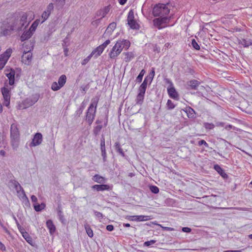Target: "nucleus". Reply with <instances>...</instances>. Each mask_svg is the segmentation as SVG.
<instances>
[{
	"mask_svg": "<svg viewBox=\"0 0 252 252\" xmlns=\"http://www.w3.org/2000/svg\"><path fill=\"white\" fill-rule=\"evenodd\" d=\"M5 75L9 80V84L10 86H13L15 83V77L16 75V72L14 69L10 68L9 72L5 73ZM20 77V75L17 73L16 74V77Z\"/></svg>",
	"mask_w": 252,
	"mask_h": 252,
	"instance_id": "obj_15",
	"label": "nucleus"
},
{
	"mask_svg": "<svg viewBox=\"0 0 252 252\" xmlns=\"http://www.w3.org/2000/svg\"><path fill=\"white\" fill-rule=\"evenodd\" d=\"M102 128V126L101 125H97L96 126H94L93 129V134L94 136H97L99 134L100 131L101 130Z\"/></svg>",
	"mask_w": 252,
	"mask_h": 252,
	"instance_id": "obj_38",
	"label": "nucleus"
},
{
	"mask_svg": "<svg viewBox=\"0 0 252 252\" xmlns=\"http://www.w3.org/2000/svg\"><path fill=\"white\" fill-rule=\"evenodd\" d=\"M148 82H149L150 84L151 83H150V79H149V77L146 76L144 78V80L143 82H142V83L141 84V85L147 87Z\"/></svg>",
	"mask_w": 252,
	"mask_h": 252,
	"instance_id": "obj_53",
	"label": "nucleus"
},
{
	"mask_svg": "<svg viewBox=\"0 0 252 252\" xmlns=\"http://www.w3.org/2000/svg\"><path fill=\"white\" fill-rule=\"evenodd\" d=\"M28 16L22 13L20 16H13L0 22V37H8L15 32L21 31L29 24H27Z\"/></svg>",
	"mask_w": 252,
	"mask_h": 252,
	"instance_id": "obj_1",
	"label": "nucleus"
},
{
	"mask_svg": "<svg viewBox=\"0 0 252 252\" xmlns=\"http://www.w3.org/2000/svg\"><path fill=\"white\" fill-rule=\"evenodd\" d=\"M0 250L3 251H5L6 250V248L3 244H2L1 242H0Z\"/></svg>",
	"mask_w": 252,
	"mask_h": 252,
	"instance_id": "obj_62",
	"label": "nucleus"
},
{
	"mask_svg": "<svg viewBox=\"0 0 252 252\" xmlns=\"http://www.w3.org/2000/svg\"><path fill=\"white\" fill-rule=\"evenodd\" d=\"M144 96V94L138 93L135 100L136 104L141 105L143 103Z\"/></svg>",
	"mask_w": 252,
	"mask_h": 252,
	"instance_id": "obj_31",
	"label": "nucleus"
},
{
	"mask_svg": "<svg viewBox=\"0 0 252 252\" xmlns=\"http://www.w3.org/2000/svg\"><path fill=\"white\" fill-rule=\"evenodd\" d=\"M33 32L29 29L28 31H25L20 37L22 42L30 38L33 34Z\"/></svg>",
	"mask_w": 252,
	"mask_h": 252,
	"instance_id": "obj_21",
	"label": "nucleus"
},
{
	"mask_svg": "<svg viewBox=\"0 0 252 252\" xmlns=\"http://www.w3.org/2000/svg\"><path fill=\"white\" fill-rule=\"evenodd\" d=\"M94 214L95 215V216L96 217H97V218H98L99 219H102L103 218V214L99 212H98L97 211L94 210Z\"/></svg>",
	"mask_w": 252,
	"mask_h": 252,
	"instance_id": "obj_52",
	"label": "nucleus"
},
{
	"mask_svg": "<svg viewBox=\"0 0 252 252\" xmlns=\"http://www.w3.org/2000/svg\"><path fill=\"white\" fill-rule=\"evenodd\" d=\"M164 81L166 84L169 85L167 88V93L169 97L174 99L178 100L179 99V95L175 89L172 82L168 78L164 79Z\"/></svg>",
	"mask_w": 252,
	"mask_h": 252,
	"instance_id": "obj_5",
	"label": "nucleus"
},
{
	"mask_svg": "<svg viewBox=\"0 0 252 252\" xmlns=\"http://www.w3.org/2000/svg\"><path fill=\"white\" fill-rule=\"evenodd\" d=\"M57 213H58V217L59 218V220L60 221L63 223V224H65L66 223V220L64 218L63 214V211H62L61 208L59 206H58V210H57Z\"/></svg>",
	"mask_w": 252,
	"mask_h": 252,
	"instance_id": "obj_24",
	"label": "nucleus"
},
{
	"mask_svg": "<svg viewBox=\"0 0 252 252\" xmlns=\"http://www.w3.org/2000/svg\"><path fill=\"white\" fill-rule=\"evenodd\" d=\"M9 183L13 185L17 191V192H19V191H21L22 193L23 194V196L22 197L23 198H25L27 201L29 202L28 198L27 196L26 195L25 192L23 189V188L21 187V186L20 185V184L17 182V181L14 180H11L9 181Z\"/></svg>",
	"mask_w": 252,
	"mask_h": 252,
	"instance_id": "obj_14",
	"label": "nucleus"
},
{
	"mask_svg": "<svg viewBox=\"0 0 252 252\" xmlns=\"http://www.w3.org/2000/svg\"><path fill=\"white\" fill-rule=\"evenodd\" d=\"M115 149L117 152L119 153L123 157L125 156V154L121 148V144L119 142H116L114 145Z\"/></svg>",
	"mask_w": 252,
	"mask_h": 252,
	"instance_id": "obj_29",
	"label": "nucleus"
},
{
	"mask_svg": "<svg viewBox=\"0 0 252 252\" xmlns=\"http://www.w3.org/2000/svg\"><path fill=\"white\" fill-rule=\"evenodd\" d=\"M200 84V82L198 81L197 80H191L187 82V86L189 87V89L197 90L198 87Z\"/></svg>",
	"mask_w": 252,
	"mask_h": 252,
	"instance_id": "obj_18",
	"label": "nucleus"
},
{
	"mask_svg": "<svg viewBox=\"0 0 252 252\" xmlns=\"http://www.w3.org/2000/svg\"><path fill=\"white\" fill-rule=\"evenodd\" d=\"M214 168L223 178H226L227 177V175L225 173L224 170L219 165H215Z\"/></svg>",
	"mask_w": 252,
	"mask_h": 252,
	"instance_id": "obj_20",
	"label": "nucleus"
},
{
	"mask_svg": "<svg viewBox=\"0 0 252 252\" xmlns=\"http://www.w3.org/2000/svg\"><path fill=\"white\" fill-rule=\"evenodd\" d=\"M54 5L53 3H50L47 6L46 10L43 12L41 15L43 21L42 23L44 22L47 20L51 14V11L53 10Z\"/></svg>",
	"mask_w": 252,
	"mask_h": 252,
	"instance_id": "obj_16",
	"label": "nucleus"
},
{
	"mask_svg": "<svg viewBox=\"0 0 252 252\" xmlns=\"http://www.w3.org/2000/svg\"><path fill=\"white\" fill-rule=\"evenodd\" d=\"M119 44L120 43L117 41L109 53V57L111 59H115L122 52V46L120 45Z\"/></svg>",
	"mask_w": 252,
	"mask_h": 252,
	"instance_id": "obj_8",
	"label": "nucleus"
},
{
	"mask_svg": "<svg viewBox=\"0 0 252 252\" xmlns=\"http://www.w3.org/2000/svg\"><path fill=\"white\" fill-rule=\"evenodd\" d=\"M155 68H152L151 72H150L149 75L147 76V77H149V79H150V83L152 82V81H153V79L154 77V76H155Z\"/></svg>",
	"mask_w": 252,
	"mask_h": 252,
	"instance_id": "obj_49",
	"label": "nucleus"
},
{
	"mask_svg": "<svg viewBox=\"0 0 252 252\" xmlns=\"http://www.w3.org/2000/svg\"><path fill=\"white\" fill-rule=\"evenodd\" d=\"M101 156L103 158V160L104 162H105L106 161V151L101 152Z\"/></svg>",
	"mask_w": 252,
	"mask_h": 252,
	"instance_id": "obj_60",
	"label": "nucleus"
},
{
	"mask_svg": "<svg viewBox=\"0 0 252 252\" xmlns=\"http://www.w3.org/2000/svg\"><path fill=\"white\" fill-rule=\"evenodd\" d=\"M81 89L82 90V93L85 94L86 93V91L89 89L88 85H83L81 87Z\"/></svg>",
	"mask_w": 252,
	"mask_h": 252,
	"instance_id": "obj_56",
	"label": "nucleus"
},
{
	"mask_svg": "<svg viewBox=\"0 0 252 252\" xmlns=\"http://www.w3.org/2000/svg\"><path fill=\"white\" fill-rule=\"evenodd\" d=\"M182 230L183 232H186V233H189L191 231V229L190 228L188 227H182Z\"/></svg>",
	"mask_w": 252,
	"mask_h": 252,
	"instance_id": "obj_58",
	"label": "nucleus"
},
{
	"mask_svg": "<svg viewBox=\"0 0 252 252\" xmlns=\"http://www.w3.org/2000/svg\"><path fill=\"white\" fill-rule=\"evenodd\" d=\"M117 42H119V43H120V44H119L120 45H121L122 46V50L124 48H125L126 49H127L130 45V42L127 40H125V39L120 40L117 41Z\"/></svg>",
	"mask_w": 252,
	"mask_h": 252,
	"instance_id": "obj_26",
	"label": "nucleus"
},
{
	"mask_svg": "<svg viewBox=\"0 0 252 252\" xmlns=\"http://www.w3.org/2000/svg\"><path fill=\"white\" fill-rule=\"evenodd\" d=\"M191 45L195 50H199L200 49V46L194 39L191 40Z\"/></svg>",
	"mask_w": 252,
	"mask_h": 252,
	"instance_id": "obj_46",
	"label": "nucleus"
},
{
	"mask_svg": "<svg viewBox=\"0 0 252 252\" xmlns=\"http://www.w3.org/2000/svg\"><path fill=\"white\" fill-rule=\"evenodd\" d=\"M116 23L115 22H112L111 23L109 26H108L107 28L106 29L104 34H109L110 35L113 32V31L115 29L116 27Z\"/></svg>",
	"mask_w": 252,
	"mask_h": 252,
	"instance_id": "obj_23",
	"label": "nucleus"
},
{
	"mask_svg": "<svg viewBox=\"0 0 252 252\" xmlns=\"http://www.w3.org/2000/svg\"><path fill=\"white\" fill-rule=\"evenodd\" d=\"M162 228L164 230L166 231H173L174 230L173 228L169 227H162Z\"/></svg>",
	"mask_w": 252,
	"mask_h": 252,
	"instance_id": "obj_63",
	"label": "nucleus"
},
{
	"mask_svg": "<svg viewBox=\"0 0 252 252\" xmlns=\"http://www.w3.org/2000/svg\"><path fill=\"white\" fill-rule=\"evenodd\" d=\"M31 200H32V201L34 203H37V197L34 195H32L31 196Z\"/></svg>",
	"mask_w": 252,
	"mask_h": 252,
	"instance_id": "obj_61",
	"label": "nucleus"
},
{
	"mask_svg": "<svg viewBox=\"0 0 252 252\" xmlns=\"http://www.w3.org/2000/svg\"><path fill=\"white\" fill-rule=\"evenodd\" d=\"M39 97V94H33L31 97L26 98L23 102V104L25 106L24 108H26L32 106L38 101Z\"/></svg>",
	"mask_w": 252,
	"mask_h": 252,
	"instance_id": "obj_10",
	"label": "nucleus"
},
{
	"mask_svg": "<svg viewBox=\"0 0 252 252\" xmlns=\"http://www.w3.org/2000/svg\"><path fill=\"white\" fill-rule=\"evenodd\" d=\"M56 4L57 8L59 10L62 9L65 3V0H52Z\"/></svg>",
	"mask_w": 252,
	"mask_h": 252,
	"instance_id": "obj_32",
	"label": "nucleus"
},
{
	"mask_svg": "<svg viewBox=\"0 0 252 252\" xmlns=\"http://www.w3.org/2000/svg\"><path fill=\"white\" fill-rule=\"evenodd\" d=\"M43 141L42 135L41 133H36L32 139V141L30 143V147H35L40 145Z\"/></svg>",
	"mask_w": 252,
	"mask_h": 252,
	"instance_id": "obj_11",
	"label": "nucleus"
},
{
	"mask_svg": "<svg viewBox=\"0 0 252 252\" xmlns=\"http://www.w3.org/2000/svg\"><path fill=\"white\" fill-rule=\"evenodd\" d=\"M198 145L199 146H201L202 145H204L205 147H209L208 144L204 140H201L198 142Z\"/></svg>",
	"mask_w": 252,
	"mask_h": 252,
	"instance_id": "obj_54",
	"label": "nucleus"
},
{
	"mask_svg": "<svg viewBox=\"0 0 252 252\" xmlns=\"http://www.w3.org/2000/svg\"><path fill=\"white\" fill-rule=\"evenodd\" d=\"M106 230L108 231H112L114 230V227L113 225L109 224L106 226Z\"/></svg>",
	"mask_w": 252,
	"mask_h": 252,
	"instance_id": "obj_59",
	"label": "nucleus"
},
{
	"mask_svg": "<svg viewBox=\"0 0 252 252\" xmlns=\"http://www.w3.org/2000/svg\"><path fill=\"white\" fill-rule=\"evenodd\" d=\"M239 43L245 47H248L252 44V40L251 39H245L242 38L241 39H239Z\"/></svg>",
	"mask_w": 252,
	"mask_h": 252,
	"instance_id": "obj_28",
	"label": "nucleus"
},
{
	"mask_svg": "<svg viewBox=\"0 0 252 252\" xmlns=\"http://www.w3.org/2000/svg\"><path fill=\"white\" fill-rule=\"evenodd\" d=\"M110 43V40L109 39H107L103 44L100 45V46L104 49Z\"/></svg>",
	"mask_w": 252,
	"mask_h": 252,
	"instance_id": "obj_57",
	"label": "nucleus"
},
{
	"mask_svg": "<svg viewBox=\"0 0 252 252\" xmlns=\"http://www.w3.org/2000/svg\"><path fill=\"white\" fill-rule=\"evenodd\" d=\"M33 206L35 211L40 212L45 208L46 204L44 202H42L40 204L38 203H34L33 204Z\"/></svg>",
	"mask_w": 252,
	"mask_h": 252,
	"instance_id": "obj_25",
	"label": "nucleus"
},
{
	"mask_svg": "<svg viewBox=\"0 0 252 252\" xmlns=\"http://www.w3.org/2000/svg\"><path fill=\"white\" fill-rule=\"evenodd\" d=\"M17 227L21 234H22L23 232L26 231L20 225V224H19V226H17Z\"/></svg>",
	"mask_w": 252,
	"mask_h": 252,
	"instance_id": "obj_64",
	"label": "nucleus"
},
{
	"mask_svg": "<svg viewBox=\"0 0 252 252\" xmlns=\"http://www.w3.org/2000/svg\"><path fill=\"white\" fill-rule=\"evenodd\" d=\"M98 101V98L92 99L91 103L86 112L85 120L89 126L92 124L95 117Z\"/></svg>",
	"mask_w": 252,
	"mask_h": 252,
	"instance_id": "obj_2",
	"label": "nucleus"
},
{
	"mask_svg": "<svg viewBox=\"0 0 252 252\" xmlns=\"http://www.w3.org/2000/svg\"><path fill=\"white\" fill-rule=\"evenodd\" d=\"M150 191L155 194H157L159 192V189L158 187L154 185H151L149 187Z\"/></svg>",
	"mask_w": 252,
	"mask_h": 252,
	"instance_id": "obj_45",
	"label": "nucleus"
},
{
	"mask_svg": "<svg viewBox=\"0 0 252 252\" xmlns=\"http://www.w3.org/2000/svg\"><path fill=\"white\" fill-rule=\"evenodd\" d=\"M92 189H95L98 191L109 190L111 189L110 186L105 184L95 185L92 187Z\"/></svg>",
	"mask_w": 252,
	"mask_h": 252,
	"instance_id": "obj_19",
	"label": "nucleus"
},
{
	"mask_svg": "<svg viewBox=\"0 0 252 252\" xmlns=\"http://www.w3.org/2000/svg\"><path fill=\"white\" fill-rule=\"evenodd\" d=\"M39 22V20H35L31 25V26L30 28V30L33 33L35 31L36 29L37 28L38 24Z\"/></svg>",
	"mask_w": 252,
	"mask_h": 252,
	"instance_id": "obj_41",
	"label": "nucleus"
},
{
	"mask_svg": "<svg viewBox=\"0 0 252 252\" xmlns=\"http://www.w3.org/2000/svg\"><path fill=\"white\" fill-rule=\"evenodd\" d=\"M169 20L170 19L167 16L159 17L153 20L154 25L158 29H161L167 26Z\"/></svg>",
	"mask_w": 252,
	"mask_h": 252,
	"instance_id": "obj_6",
	"label": "nucleus"
},
{
	"mask_svg": "<svg viewBox=\"0 0 252 252\" xmlns=\"http://www.w3.org/2000/svg\"><path fill=\"white\" fill-rule=\"evenodd\" d=\"M146 89V87L141 85L138 89V93L145 94Z\"/></svg>",
	"mask_w": 252,
	"mask_h": 252,
	"instance_id": "obj_51",
	"label": "nucleus"
},
{
	"mask_svg": "<svg viewBox=\"0 0 252 252\" xmlns=\"http://www.w3.org/2000/svg\"><path fill=\"white\" fill-rule=\"evenodd\" d=\"M11 89V88L10 89H8L5 87H2L1 89V92L2 93L4 99V102L3 103V104L6 106H8L10 104Z\"/></svg>",
	"mask_w": 252,
	"mask_h": 252,
	"instance_id": "obj_9",
	"label": "nucleus"
},
{
	"mask_svg": "<svg viewBox=\"0 0 252 252\" xmlns=\"http://www.w3.org/2000/svg\"><path fill=\"white\" fill-rule=\"evenodd\" d=\"M170 10L164 4H156L153 8V14L155 17L165 16L168 14Z\"/></svg>",
	"mask_w": 252,
	"mask_h": 252,
	"instance_id": "obj_4",
	"label": "nucleus"
},
{
	"mask_svg": "<svg viewBox=\"0 0 252 252\" xmlns=\"http://www.w3.org/2000/svg\"><path fill=\"white\" fill-rule=\"evenodd\" d=\"M104 49L99 45L96 47L91 53L93 55H94L95 58H97L102 53Z\"/></svg>",
	"mask_w": 252,
	"mask_h": 252,
	"instance_id": "obj_27",
	"label": "nucleus"
},
{
	"mask_svg": "<svg viewBox=\"0 0 252 252\" xmlns=\"http://www.w3.org/2000/svg\"><path fill=\"white\" fill-rule=\"evenodd\" d=\"M110 9V6H105L103 8L97 10L95 13L96 16L101 17V19L105 17Z\"/></svg>",
	"mask_w": 252,
	"mask_h": 252,
	"instance_id": "obj_17",
	"label": "nucleus"
},
{
	"mask_svg": "<svg viewBox=\"0 0 252 252\" xmlns=\"http://www.w3.org/2000/svg\"><path fill=\"white\" fill-rule=\"evenodd\" d=\"M145 73H146V71L144 69L141 70L140 73L139 74V75L136 78L135 81L136 82V83H140L141 82L142 79H143V77Z\"/></svg>",
	"mask_w": 252,
	"mask_h": 252,
	"instance_id": "obj_40",
	"label": "nucleus"
},
{
	"mask_svg": "<svg viewBox=\"0 0 252 252\" xmlns=\"http://www.w3.org/2000/svg\"><path fill=\"white\" fill-rule=\"evenodd\" d=\"M11 143L13 149H16L19 144L20 133L17 125L12 124L10 127Z\"/></svg>",
	"mask_w": 252,
	"mask_h": 252,
	"instance_id": "obj_3",
	"label": "nucleus"
},
{
	"mask_svg": "<svg viewBox=\"0 0 252 252\" xmlns=\"http://www.w3.org/2000/svg\"><path fill=\"white\" fill-rule=\"evenodd\" d=\"M12 52V49L11 48H8L3 54L0 55V70L4 67L11 56Z\"/></svg>",
	"mask_w": 252,
	"mask_h": 252,
	"instance_id": "obj_7",
	"label": "nucleus"
},
{
	"mask_svg": "<svg viewBox=\"0 0 252 252\" xmlns=\"http://www.w3.org/2000/svg\"><path fill=\"white\" fill-rule=\"evenodd\" d=\"M84 227L86 230V233H87L88 235L90 237L92 238L94 236V233L93 230L91 228L90 225L86 223L84 225Z\"/></svg>",
	"mask_w": 252,
	"mask_h": 252,
	"instance_id": "obj_33",
	"label": "nucleus"
},
{
	"mask_svg": "<svg viewBox=\"0 0 252 252\" xmlns=\"http://www.w3.org/2000/svg\"><path fill=\"white\" fill-rule=\"evenodd\" d=\"M186 112L189 118H193L195 117V111L191 107H189L188 109L187 110Z\"/></svg>",
	"mask_w": 252,
	"mask_h": 252,
	"instance_id": "obj_39",
	"label": "nucleus"
},
{
	"mask_svg": "<svg viewBox=\"0 0 252 252\" xmlns=\"http://www.w3.org/2000/svg\"><path fill=\"white\" fill-rule=\"evenodd\" d=\"M93 180L95 182H97L98 183H103L104 182V178L98 175V174H96L95 175H94L93 177Z\"/></svg>",
	"mask_w": 252,
	"mask_h": 252,
	"instance_id": "obj_37",
	"label": "nucleus"
},
{
	"mask_svg": "<svg viewBox=\"0 0 252 252\" xmlns=\"http://www.w3.org/2000/svg\"><path fill=\"white\" fill-rule=\"evenodd\" d=\"M130 28L133 30H139L140 28L139 25L134 20L133 21L127 23Z\"/></svg>",
	"mask_w": 252,
	"mask_h": 252,
	"instance_id": "obj_35",
	"label": "nucleus"
},
{
	"mask_svg": "<svg viewBox=\"0 0 252 252\" xmlns=\"http://www.w3.org/2000/svg\"><path fill=\"white\" fill-rule=\"evenodd\" d=\"M22 235V236L24 238V239L29 244L32 245V239L28 232H27L26 231L23 232Z\"/></svg>",
	"mask_w": 252,
	"mask_h": 252,
	"instance_id": "obj_36",
	"label": "nucleus"
},
{
	"mask_svg": "<svg viewBox=\"0 0 252 252\" xmlns=\"http://www.w3.org/2000/svg\"><path fill=\"white\" fill-rule=\"evenodd\" d=\"M167 107L168 109L172 110L174 109L175 107L174 103L172 102V101L170 99H168L167 102Z\"/></svg>",
	"mask_w": 252,
	"mask_h": 252,
	"instance_id": "obj_47",
	"label": "nucleus"
},
{
	"mask_svg": "<svg viewBox=\"0 0 252 252\" xmlns=\"http://www.w3.org/2000/svg\"><path fill=\"white\" fill-rule=\"evenodd\" d=\"M124 54L125 55V57L124 58V61L126 62H130L134 57V54L133 52L124 53Z\"/></svg>",
	"mask_w": 252,
	"mask_h": 252,
	"instance_id": "obj_30",
	"label": "nucleus"
},
{
	"mask_svg": "<svg viewBox=\"0 0 252 252\" xmlns=\"http://www.w3.org/2000/svg\"><path fill=\"white\" fill-rule=\"evenodd\" d=\"M133 20H134V12L133 11V10H131L128 12L127 19V23Z\"/></svg>",
	"mask_w": 252,
	"mask_h": 252,
	"instance_id": "obj_44",
	"label": "nucleus"
},
{
	"mask_svg": "<svg viewBox=\"0 0 252 252\" xmlns=\"http://www.w3.org/2000/svg\"><path fill=\"white\" fill-rule=\"evenodd\" d=\"M66 82V76L64 74L62 75L58 79V84L62 87H63Z\"/></svg>",
	"mask_w": 252,
	"mask_h": 252,
	"instance_id": "obj_34",
	"label": "nucleus"
},
{
	"mask_svg": "<svg viewBox=\"0 0 252 252\" xmlns=\"http://www.w3.org/2000/svg\"><path fill=\"white\" fill-rule=\"evenodd\" d=\"M156 242V240H151L150 241H146L144 243V246L145 247H150V246L154 244Z\"/></svg>",
	"mask_w": 252,
	"mask_h": 252,
	"instance_id": "obj_50",
	"label": "nucleus"
},
{
	"mask_svg": "<svg viewBox=\"0 0 252 252\" xmlns=\"http://www.w3.org/2000/svg\"><path fill=\"white\" fill-rule=\"evenodd\" d=\"M203 126L208 130L213 129L215 127V125L213 123H204Z\"/></svg>",
	"mask_w": 252,
	"mask_h": 252,
	"instance_id": "obj_43",
	"label": "nucleus"
},
{
	"mask_svg": "<svg viewBox=\"0 0 252 252\" xmlns=\"http://www.w3.org/2000/svg\"><path fill=\"white\" fill-rule=\"evenodd\" d=\"M46 226L49 230L50 234L52 235L54 233L56 230V227L52 220H47Z\"/></svg>",
	"mask_w": 252,
	"mask_h": 252,
	"instance_id": "obj_22",
	"label": "nucleus"
},
{
	"mask_svg": "<svg viewBox=\"0 0 252 252\" xmlns=\"http://www.w3.org/2000/svg\"><path fill=\"white\" fill-rule=\"evenodd\" d=\"M126 219L130 221H143L149 220L151 219L150 216H127Z\"/></svg>",
	"mask_w": 252,
	"mask_h": 252,
	"instance_id": "obj_13",
	"label": "nucleus"
},
{
	"mask_svg": "<svg viewBox=\"0 0 252 252\" xmlns=\"http://www.w3.org/2000/svg\"><path fill=\"white\" fill-rule=\"evenodd\" d=\"M32 53L31 50L28 51H24L21 58L22 63L26 65H30L32 62Z\"/></svg>",
	"mask_w": 252,
	"mask_h": 252,
	"instance_id": "obj_12",
	"label": "nucleus"
},
{
	"mask_svg": "<svg viewBox=\"0 0 252 252\" xmlns=\"http://www.w3.org/2000/svg\"><path fill=\"white\" fill-rule=\"evenodd\" d=\"M93 55L91 53L90 55H89L88 57H87L85 59H84L82 62V64L83 65H84L85 64H86L89 62V61L91 60V58L93 57Z\"/></svg>",
	"mask_w": 252,
	"mask_h": 252,
	"instance_id": "obj_48",
	"label": "nucleus"
},
{
	"mask_svg": "<svg viewBox=\"0 0 252 252\" xmlns=\"http://www.w3.org/2000/svg\"><path fill=\"white\" fill-rule=\"evenodd\" d=\"M83 111L82 110V109H78L75 113L74 116L75 118H78L80 116V115L82 114Z\"/></svg>",
	"mask_w": 252,
	"mask_h": 252,
	"instance_id": "obj_55",
	"label": "nucleus"
},
{
	"mask_svg": "<svg viewBox=\"0 0 252 252\" xmlns=\"http://www.w3.org/2000/svg\"><path fill=\"white\" fill-rule=\"evenodd\" d=\"M62 87H61L58 83L56 82H54L51 85V89L54 91H57L59 90Z\"/></svg>",
	"mask_w": 252,
	"mask_h": 252,
	"instance_id": "obj_42",
	"label": "nucleus"
}]
</instances>
